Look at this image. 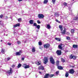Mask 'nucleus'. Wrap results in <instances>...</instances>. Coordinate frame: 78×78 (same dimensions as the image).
Returning a JSON list of instances; mask_svg holds the SVG:
<instances>
[{
	"instance_id": "f704fd0d",
	"label": "nucleus",
	"mask_w": 78,
	"mask_h": 78,
	"mask_svg": "<svg viewBox=\"0 0 78 78\" xmlns=\"http://www.w3.org/2000/svg\"><path fill=\"white\" fill-rule=\"evenodd\" d=\"M55 16H59V15L58 14V13L57 12H55Z\"/></svg>"
},
{
	"instance_id": "9d476101",
	"label": "nucleus",
	"mask_w": 78,
	"mask_h": 78,
	"mask_svg": "<svg viewBox=\"0 0 78 78\" xmlns=\"http://www.w3.org/2000/svg\"><path fill=\"white\" fill-rule=\"evenodd\" d=\"M23 67L25 69H28L30 68V66L29 65H27V64H23Z\"/></svg>"
},
{
	"instance_id": "ddd939ff",
	"label": "nucleus",
	"mask_w": 78,
	"mask_h": 78,
	"mask_svg": "<svg viewBox=\"0 0 78 78\" xmlns=\"http://www.w3.org/2000/svg\"><path fill=\"white\" fill-rule=\"evenodd\" d=\"M49 77V73H46L44 76V78H48Z\"/></svg>"
},
{
	"instance_id": "7ed1b4c3",
	"label": "nucleus",
	"mask_w": 78,
	"mask_h": 78,
	"mask_svg": "<svg viewBox=\"0 0 78 78\" xmlns=\"http://www.w3.org/2000/svg\"><path fill=\"white\" fill-rule=\"evenodd\" d=\"M6 73L9 74V75H10V74H12L13 73V70H12V68H10V69L9 70L6 72Z\"/></svg>"
},
{
	"instance_id": "4be33fe9",
	"label": "nucleus",
	"mask_w": 78,
	"mask_h": 78,
	"mask_svg": "<svg viewBox=\"0 0 78 78\" xmlns=\"http://www.w3.org/2000/svg\"><path fill=\"white\" fill-rule=\"evenodd\" d=\"M61 61L62 62L64 63V62H65L66 61H65V59H64L63 58H61Z\"/></svg>"
},
{
	"instance_id": "c85d7f7f",
	"label": "nucleus",
	"mask_w": 78,
	"mask_h": 78,
	"mask_svg": "<svg viewBox=\"0 0 78 78\" xmlns=\"http://www.w3.org/2000/svg\"><path fill=\"white\" fill-rule=\"evenodd\" d=\"M21 66L22 64H21L20 63H19V64L18 65L17 67L18 68H20V67H21Z\"/></svg>"
},
{
	"instance_id": "a211bd4d",
	"label": "nucleus",
	"mask_w": 78,
	"mask_h": 78,
	"mask_svg": "<svg viewBox=\"0 0 78 78\" xmlns=\"http://www.w3.org/2000/svg\"><path fill=\"white\" fill-rule=\"evenodd\" d=\"M5 50L4 49H2L1 52L3 53V54H5Z\"/></svg>"
},
{
	"instance_id": "cd10ccee",
	"label": "nucleus",
	"mask_w": 78,
	"mask_h": 78,
	"mask_svg": "<svg viewBox=\"0 0 78 78\" xmlns=\"http://www.w3.org/2000/svg\"><path fill=\"white\" fill-rule=\"evenodd\" d=\"M74 20H78V17H76L73 19Z\"/></svg>"
},
{
	"instance_id": "9b49d317",
	"label": "nucleus",
	"mask_w": 78,
	"mask_h": 78,
	"mask_svg": "<svg viewBox=\"0 0 78 78\" xmlns=\"http://www.w3.org/2000/svg\"><path fill=\"white\" fill-rule=\"evenodd\" d=\"M36 64L38 66H39L40 65H41V61H37V62H36Z\"/></svg>"
},
{
	"instance_id": "09e8293b",
	"label": "nucleus",
	"mask_w": 78,
	"mask_h": 78,
	"mask_svg": "<svg viewBox=\"0 0 78 78\" xmlns=\"http://www.w3.org/2000/svg\"><path fill=\"white\" fill-rule=\"evenodd\" d=\"M12 67H15V65H12Z\"/></svg>"
},
{
	"instance_id": "ea45409f",
	"label": "nucleus",
	"mask_w": 78,
	"mask_h": 78,
	"mask_svg": "<svg viewBox=\"0 0 78 78\" xmlns=\"http://www.w3.org/2000/svg\"><path fill=\"white\" fill-rule=\"evenodd\" d=\"M22 20V18H20L18 19V22H20Z\"/></svg>"
},
{
	"instance_id": "aec40b11",
	"label": "nucleus",
	"mask_w": 78,
	"mask_h": 78,
	"mask_svg": "<svg viewBox=\"0 0 78 78\" xmlns=\"http://www.w3.org/2000/svg\"><path fill=\"white\" fill-rule=\"evenodd\" d=\"M34 23V22L33 21V20H30L29 21V23L30 24H31V25H32V24H33Z\"/></svg>"
},
{
	"instance_id": "58836bf2",
	"label": "nucleus",
	"mask_w": 78,
	"mask_h": 78,
	"mask_svg": "<svg viewBox=\"0 0 78 78\" xmlns=\"http://www.w3.org/2000/svg\"><path fill=\"white\" fill-rule=\"evenodd\" d=\"M33 26H34V27H37V24H36V23H34Z\"/></svg>"
},
{
	"instance_id": "8fccbe9b",
	"label": "nucleus",
	"mask_w": 78,
	"mask_h": 78,
	"mask_svg": "<svg viewBox=\"0 0 78 78\" xmlns=\"http://www.w3.org/2000/svg\"><path fill=\"white\" fill-rule=\"evenodd\" d=\"M8 45H11V44L9 43H8Z\"/></svg>"
},
{
	"instance_id": "c03bdc74",
	"label": "nucleus",
	"mask_w": 78,
	"mask_h": 78,
	"mask_svg": "<svg viewBox=\"0 0 78 78\" xmlns=\"http://www.w3.org/2000/svg\"><path fill=\"white\" fill-rule=\"evenodd\" d=\"M37 23H38V24H39V23H41V22H40V21L39 20H37Z\"/></svg>"
},
{
	"instance_id": "2f4dec72",
	"label": "nucleus",
	"mask_w": 78,
	"mask_h": 78,
	"mask_svg": "<svg viewBox=\"0 0 78 78\" xmlns=\"http://www.w3.org/2000/svg\"><path fill=\"white\" fill-rule=\"evenodd\" d=\"M70 59H73V55L72 56V54H71L70 56Z\"/></svg>"
},
{
	"instance_id": "72a5a7b5",
	"label": "nucleus",
	"mask_w": 78,
	"mask_h": 78,
	"mask_svg": "<svg viewBox=\"0 0 78 78\" xmlns=\"http://www.w3.org/2000/svg\"><path fill=\"white\" fill-rule=\"evenodd\" d=\"M17 44H18V45H19V44H21V42H20V41H17Z\"/></svg>"
},
{
	"instance_id": "6e6d98bb",
	"label": "nucleus",
	"mask_w": 78,
	"mask_h": 78,
	"mask_svg": "<svg viewBox=\"0 0 78 78\" xmlns=\"http://www.w3.org/2000/svg\"><path fill=\"white\" fill-rule=\"evenodd\" d=\"M25 43L26 42L25 41L24 42Z\"/></svg>"
},
{
	"instance_id": "f03ea898",
	"label": "nucleus",
	"mask_w": 78,
	"mask_h": 78,
	"mask_svg": "<svg viewBox=\"0 0 78 78\" xmlns=\"http://www.w3.org/2000/svg\"><path fill=\"white\" fill-rule=\"evenodd\" d=\"M48 57H44L43 59L44 63V64H47V63L48 62Z\"/></svg>"
},
{
	"instance_id": "f257e3e1",
	"label": "nucleus",
	"mask_w": 78,
	"mask_h": 78,
	"mask_svg": "<svg viewBox=\"0 0 78 78\" xmlns=\"http://www.w3.org/2000/svg\"><path fill=\"white\" fill-rule=\"evenodd\" d=\"M59 28L60 30L61 31V33L62 35H64L66 34V29L64 28V30L62 31L63 29L62 28V25H60L59 26Z\"/></svg>"
},
{
	"instance_id": "a18cd8bd",
	"label": "nucleus",
	"mask_w": 78,
	"mask_h": 78,
	"mask_svg": "<svg viewBox=\"0 0 78 78\" xmlns=\"http://www.w3.org/2000/svg\"><path fill=\"white\" fill-rule=\"evenodd\" d=\"M59 71L56 72V75H58V74H59Z\"/></svg>"
},
{
	"instance_id": "6ab92c4d",
	"label": "nucleus",
	"mask_w": 78,
	"mask_h": 78,
	"mask_svg": "<svg viewBox=\"0 0 78 78\" xmlns=\"http://www.w3.org/2000/svg\"><path fill=\"white\" fill-rule=\"evenodd\" d=\"M55 40H56V41H58L59 42H60L61 41V39L59 38H58V37H56L55 38Z\"/></svg>"
},
{
	"instance_id": "39448f33",
	"label": "nucleus",
	"mask_w": 78,
	"mask_h": 78,
	"mask_svg": "<svg viewBox=\"0 0 78 78\" xmlns=\"http://www.w3.org/2000/svg\"><path fill=\"white\" fill-rule=\"evenodd\" d=\"M22 51L20 50L19 51L16 52V56H20L21 54L22 53Z\"/></svg>"
},
{
	"instance_id": "a19ab883",
	"label": "nucleus",
	"mask_w": 78,
	"mask_h": 78,
	"mask_svg": "<svg viewBox=\"0 0 78 78\" xmlns=\"http://www.w3.org/2000/svg\"><path fill=\"white\" fill-rule=\"evenodd\" d=\"M64 5L66 6H67V3H66V2H64Z\"/></svg>"
},
{
	"instance_id": "49530a36",
	"label": "nucleus",
	"mask_w": 78,
	"mask_h": 78,
	"mask_svg": "<svg viewBox=\"0 0 78 78\" xmlns=\"http://www.w3.org/2000/svg\"><path fill=\"white\" fill-rule=\"evenodd\" d=\"M11 59V58L10 57H9V58H7V61H9V60Z\"/></svg>"
},
{
	"instance_id": "b1692460",
	"label": "nucleus",
	"mask_w": 78,
	"mask_h": 78,
	"mask_svg": "<svg viewBox=\"0 0 78 78\" xmlns=\"http://www.w3.org/2000/svg\"><path fill=\"white\" fill-rule=\"evenodd\" d=\"M71 33L72 34L74 33H75V29H71Z\"/></svg>"
},
{
	"instance_id": "2eb2a0df",
	"label": "nucleus",
	"mask_w": 78,
	"mask_h": 78,
	"mask_svg": "<svg viewBox=\"0 0 78 78\" xmlns=\"http://www.w3.org/2000/svg\"><path fill=\"white\" fill-rule=\"evenodd\" d=\"M62 44H60V45H58V48L59 49H61V50H62Z\"/></svg>"
},
{
	"instance_id": "0eeeda50",
	"label": "nucleus",
	"mask_w": 78,
	"mask_h": 78,
	"mask_svg": "<svg viewBox=\"0 0 78 78\" xmlns=\"http://www.w3.org/2000/svg\"><path fill=\"white\" fill-rule=\"evenodd\" d=\"M44 48H49V47H50V44H49L48 43H47V44H44Z\"/></svg>"
},
{
	"instance_id": "423d86ee",
	"label": "nucleus",
	"mask_w": 78,
	"mask_h": 78,
	"mask_svg": "<svg viewBox=\"0 0 78 78\" xmlns=\"http://www.w3.org/2000/svg\"><path fill=\"white\" fill-rule=\"evenodd\" d=\"M56 53L58 56H61V53H62V51L61 50H57L56 51Z\"/></svg>"
},
{
	"instance_id": "1a4fd4ad",
	"label": "nucleus",
	"mask_w": 78,
	"mask_h": 78,
	"mask_svg": "<svg viewBox=\"0 0 78 78\" xmlns=\"http://www.w3.org/2000/svg\"><path fill=\"white\" fill-rule=\"evenodd\" d=\"M69 73H70V74H73L75 72V71H74L73 69H71L69 70Z\"/></svg>"
},
{
	"instance_id": "4c0bfd02",
	"label": "nucleus",
	"mask_w": 78,
	"mask_h": 78,
	"mask_svg": "<svg viewBox=\"0 0 78 78\" xmlns=\"http://www.w3.org/2000/svg\"><path fill=\"white\" fill-rule=\"evenodd\" d=\"M55 20L56 22H58V23H61V22L59 21V20H58L57 19H56Z\"/></svg>"
},
{
	"instance_id": "864d4df0",
	"label": "nucleus",
	"mask_w": 78,
	"mask_h": 78,
	"mask_svg": "<svg viewBox=\"0 0 78 78\" xmlns=\"http://www.w3.org/2000/svg\"><path fill=\"white\" fill-rule=\"evenodd\" d=\"M1 42H2V40H1V41H0Z\"/></svg>"
},
{
	"instance_id": "a878e982",
	"label": "nucleus",
	"mask_w": 78,
	"mask_h": 78,
	"mask_svg": "<svg viewBox=\"0 0 78 78\" xmlns=\"http://www.w3.org/2000/svg\"><path fill=\"white\" fill-rule=\"evenodd\" d=\"M47 28H48V29H50V28H51V26L50 24L47 25Z\"/></svg>"
},
{
	"instance_id": "c9c22d12",
	"label": "nucleus",
	"mask_w": 78,
	"mask_h": 78,
	"mask_svg": "<svg viewBox=\"0 0 78 78\" xmlns=\"http://www.w3.org/2000/svg\"><path fill=\"white\" fill-rule=\"evenodd\" d=\"M66 39L67 40H70V37H67Z\"/></svg>"
},
{
	"instance_id": "e433bc0d",
	"label": "nucleus",
	"mask_w": 78,
	"mask_h": 78,
	"mask_svg": "<svg viewBox=\"0 0 78 78\" xmlns=\"http://www.w3.org/2000/svg\"><path fill=\"white\" fill-rule=\"evenodd\" d=\"M38 44H39V45H42V42H38Z\"/></svg>"
},
{
	"instance_id": "6e6552de",
	"label": "nucleus",
	"mask_w": 78,
	"mask_h": 78,
	"mask_svg": "<svg viewBox=\"0 0 78 78\" xmlns=\"http://www.w3.org/2000/svg\"><path fill=\"white\" fill-rule=\"evenodd\" d=\"M38 17L39 19H44V15L43 14H39L38 15Z\"/></svg>"
},
{
	"instance_id": "603ef678",
	"label": "nucleus",
	"mask_w": 78,
	"mask_h": 78,
	"mask_svg": "<svg viewBox=\"0 0 78 78\" xmlns=\"http://www.w3.org/2000/svg\"><path fill=\"white\" fill-rule=\"evenodd\" d=\"M39 73H40V74H42V73H41V72H39Z\"/></svg>"
},
{
	"instance_id": "f8f14e48",
	"label": "nucleus",
	"mask_w": 78,
	"mask_h": 78,
	"mask_svg": "<svg viewBox=\"0 0 78 78\" xmlns=\"http://www.w3.org/2000/svg\"><path fill=\"white\" fill-rule=\"evenodd\" d=\"M38 69L39 70H44V66H41L38 67Z\"/></svg>"
},
{
	"instance_id": "393cba45",
	"label": "nucleus",
	"mask_w": 78,
	"mask_h": 78,
	"mask_svg": "<svg viewBox=\"0 0 78 78\" xmlns=\"http://www.w3.org/2000/svg\"><path fill=\"white\" fill-rule=\"evenodd\" d=\"M32 52H35L36 51V49H35L34 47H33V48H32Z\"/></svg>"
},
{
	"instance_id": "79ce46f5",
	"label": "nucleus",
	"mask_w": 78,
	"mask_h": 78,
	"mask_svg": "<svg viewBox=\"0 0 78 78\" xmlns=\"http://www.w3.org/2000/svg\"><path fill=\"white\" fill-rule=\"evenodd\" d=\"M52 2L53 3H55V2H56V0H52Z\"/></svg>"
},
{
	"instance_id": "5701e85b",
	"label": "nucleus",
	"mask_w": 78,
	"mask_h": 78,
	"mask_svg": "<svg viewBox=\"0 0 78 78\" xmlns=\"http://www.w3.org/2000/svg\"><path fill=\"white\" fill-rule=\"evenodd\" d=\"M69 72H66L65 74L66 77H68V76H69Z\"/></svg>"
},
{
	"instance_id": "de8ad7c7",
	"label": "nucleus",
	"mask_w": 78,
	"mask_h": 78,
	"mask_svg": "<svg viewBox=\"0 0 78 78\" xmlns=\"http://www.w3.org/2000/svg\"><path fill=\"white\" fill-rule=\"evenodd\" d=\"M22 60V61H24V60L25 59V58H22L21 59Z\"/></svg>"
},
{
	"instance_id": "20e7f679",
	"label": "nucleus",
	"mask_w": 78,
	"mask_h": 78,
	"mask_svg": "<svg viewBox=\"0 0 78 78\" xmlns=\"http://www.w3.org/2000/svg\"><path fill=\"white\" fill-rule=\"evenodd\" d=\"M50 61L52 64H55V60L53 58V57H51L50 58Z\"/></svg>"
},
{
	"instance_id": "dca6fc26",
	"label": "nucleus",
	"mask_w": 78,
	"mask_h": 78,
	"mask_svg": "<svg viewBox=\"0 0 78 78\" xmlns=\"http://www.w3.org/2000/svg\"><path fill=\"white\" fill-rule=\"evenodd\" d=\"M20 25V23H17L15 25H14L13 28H16V27H19Z\"/></svg>"
},
{
	"instance_id": "37998d69",
	"label": "nucleus",
	"mask_w": 78,
	"mask_h": 78,
	"mask_svg": "<svg viewBox=\"0 0 78 78\" xmlns=\"http://www.w3.org/2000/svg\"><path fill=\"white\" fill-rule=\"evenodd\" d=\"M3 17V15L2 14H1L0 16V18H1V19Z\"/></svg>"
},
{
	"instance_id": "3c124183",
	"label": "nucleus",
	"mask_w": 78,
	"mask_h": 78,
	"mask_svg": "<svg viewBox=\"0 0 78 78\" xmlns=\"http://www.w3.org/2000/svg\"><path fill=\"white\" fill-rule=\"evenodd\" d=\"M18 1H19V2H21L22 1V0H18Z\"/></svg>"
},
{
	"instance_id": "4d7b16f0",
	"label": "nucleus",
	"mask_w": 78,
	"mask_h": 78,
	"mask_svg": "<svg viewBox=\"0 0 78 78\" xmlns=\"http://www.w3.org/2000/svg\"><path fill=\"white\" fill-rule=\"evenodd\" d=\"M18 40V39H17V40Z\"/></svg>"
},
{
	"instance_id": "bb28decb",
	"label": "nucleus",
	"mask_w": 78,
	"mask_h": 78,
	"mask_svg": "<svg viewBox=\"0 0 78 78\" xmlns=\"http://www.w3.org/2000/svg\"><path fill=\"white\" fill-rule=\"evenodd\" d=\"M53 76H54V74H49V77H50V78H52V77H53Z\"/></svg>"
},
{
	"instance_id": "7c9ffc66",
	"label": "nucleus",
	"mask_w": 78,
	"mask_h": 78,
	"mask_svg": "<svg viewBox=\"0 0 78 78\" xmlns=\"http://www.w3.org/2000/svg\"><path fill=\"white\" fill-rule=\"evenodd\" d=\"M48 2V0H44V3L45 4H47V2Z\"/></svg>"
},
{
	"instance_id": "4468645a",
	"label": "nucleus",
	"mask_w": 78,
	"mask_h": 78,
	"mask_svg": "<svg viewBox=\"0 0 78 78\" xmlns=\"http://www.w3.org/2000/svg\"><path fill=\"white\" fill-rule=\"evenodd\" d=\"M58 69L59 70H63V67L61 66H58Z\"/></svg>"
},
{
	"instance_id": "f3484780",
	"label": "nucleus",
	"mask_w": 78,
	"mask_h": 78,
	"mask_svg": "<svg viewBox=\"0 0 78 78\" xmlns=\"http://www.w3.org/2000/svg\"><path fill=\"white\" fill-rule=\"evenodd\" d=\"M73 48H78V45L76 44H73Z\"/></svg>"
},
{
	"instance_id": "c756f323",
	"label": "nucleus",
	"mask_w": 78,
	"mask_h": 78,
	"mask_svg": "<svg viewBox=\"0 0 78 78\" xmlns=\"http://www.w3.org/2000/svg\"><path fill=\"white\" fill-rule=\"evenodd\" d=\"M40 25H37L36 26V28H37V29H38V30H39V29H40Z\"/></svg>"
},
{
	"instance_id": "412c9836",
	"label": "nucleus",
	"mask_w": 78,
	"mask_h": 78,
	"mask_svg": "<svg viewBox=\"0 0 78 78\" xmlns=\"http://www.w3.org/2000/svg\"><path fill=\"white\" fill-rule=\"evenodd\" d=\"M56 65L57 67L59 66V61H57L56 62Z\"/></svg>"
},
{
	"instance_id": "5fc2aeb1",
	"label": "nucleus",
	"mask_w": 78,
	"mask_h": 78,
	"mask_svg": "<svg viewBox=\"0 0 78 78\" xmlns=\"http://www.w3.org/2000/svg\"><path fill=\"white\" fill-rule=\"evenodd\" d=\"M2 22V21H0V22Z\"/></svg>"
},
{
	"instance_id": "473e14b6",
	"label": "nucleus",
	"mask_w": 78,
	"mask_h": 78,
	"mask_svg": "<svg viewBox=\"0 0 78 78\" xmlns=\"http://www.w3.org/2000/svg\"><path fill=\"white\" fill-rule=\"evenodd\" d=\"M76 59V56L75 55H73V59L75 60Z\"/></svg>"
}]
</instances>
